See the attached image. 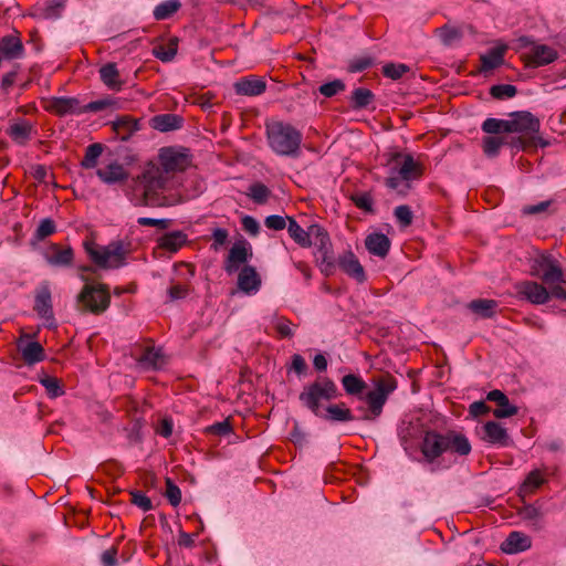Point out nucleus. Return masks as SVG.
<instances>
[{"label":"nucleus","mask_w":566,"mask_h":566,"mask_svg":"<svg viewBox=\"0 0 566 566\" xmlns=\"http://www.w3.org/2000/svg\"><path fill=\"white\" fill-rule=\"evenodd\" d=\"M193 156L189 148L170 145L159 149L158 160L146 164L139 182L144 190L145 203H153L158 191L166 189L170 176L192 166Z\"/></svg>","instance_id":"1"},{"label":"nucleus","mask_w":566,"mask_h":566,"mask_svg":"<svg viewBox=\"0 0 566 566\" xmlns=\"http://www.w3.org/2000/svg\"><path fill=\"white\" fill-rule=\"evenodd\" d=\"M99 157H102V161L101 167L96 170V176L106 185L127 181L130 175L128 168L138 160L137 155L127 148L117 147L113 151L105 153L102 144H91L81 166L86 169L95 168Z\"/></svg>","instance_id":"2"},{"label":"nucleus","mask_w":566,"mask_h":566,"mask_svg":"<svg viewBox=\"0 0 566 566\" xmlns=\"http://www.w3.org/2000/svg\"><path fill=\"white\" fill-rule=\"evenodd\" d=\"M386 187L398 196H406L412 182L421 175V166L409 154H395L388 160Z\"/></svg>","instance_id":"3"},{"label":"nucleus","mask_w":566,"mask_h":566,"mask_svg":"<svg viewBox=\"0 0 566 566\" xmlns=\"http://www.w3.org/2000/svg\"><path fill=\"white\" fill-rule=\"evenodd\" d=\"M399 437L411 459L421 461L424 458V422L421 412L405 417L399 427Z\"/></svg>","instance_id":"4"},{"label":"nucleus","mask_w":566,"mask_h":566,"mask_svg":"<svg viewBox=\"0 0 566 566\" xmlns=\"http://www.w3.org/2000/svg\"><path fill=\"white\" fill-rule=\"evenodd\" d=\"M338 395L336 384L327 377H321L305 386L298 399L305 408L317 417L323 413V409L328 405L327 402L336 399Z\"/></svg>","instance_id":"5"},{"label":"nucleus","mask_w":566,"mask_h":566,"mask_svg":"<svg viewBox=\"0 0 566 566\" xmlns=\"http://www.w3.org/2000/svg\"><path fill=\"white\" fill-rule=\"evenodd\" d=\"M447 451L468 455L471 452V444L461 433L450 431L446 434H431L427 431V463L432 464L436 458Z\"/></svg>","instance_id":"6"},{"label":"nucleus","mask_w":566,"mask_h":566,"mask_svg":"<svg viewBox=\"0 0 566 566\" xmlns=\"http://www.w3.org/2000/svg\"><path fill=\"white\" fill-rule=\"evenodd\" d=\"M85 250L90 259L102 269H118L126 263L128 250L122 242H112L107 245L86 243Z\"/></svg>","instance_id":"7"},{"label":"nucleus","mask_w":566,"mask_h":566,"mask_svg":"<svg viewBox=\"0 0 566 566\" xmlns=\"http://www.w3.org/2000/svg\"><path fill=\"white\" fill-rule=\"evenodd\" d=\"M111 296L102 284L86 283L77 295V304L86 311L98 314L109 306Z\"/></svg>","instance_id":"8"},{"label":"nucleus","mask_w":566,"mask_h":566,"mask_svg":"<svg viewBox=\"0 0 566 566\" xmlns=\"http://www.w3.org/2000/svg\"><path fill=\"white\" fill-rule=\"evenodd\" d=\"M395 389L390 384H378L374 390L368 391L365 396H359V399L365 400L368 408L358 407L361 412L359 419L370 421L378 418L382 411V407L388 399L389 394Z\"/></svg>","instance_id":"9"},{"label":"nucleus","mask_w":566,"mask_h":566,"mask_svg":"<svg viewBox=\"0 0 566 566\" xmlns=\"http://www.w3.org/2000/svg\"><path fill=\"white\" fill-rule=\"evenodd\" d=\"M539 119L527 111H518L509 115V134H520L522 137L535 140V135L539 132Z\"/></svg>","instance_id":"10"},{"label":"nucleus","mask_w":566,"mask_h":566,"mask_svg":"<svg viewBox=\"0 0 566 566\" xmlns=\"http://www.w3.org/2000/svg\"><path fill=\"white\" fill-rule=\"evenodd\" d=\"M287 232L290 237L301 247L312 245L311 235H316L322 247L329 242L328 234L318 226H312L310 232L305 231L293 218H289Z\"/></svg>","instance_id":"11"},{"label":"nucleus","mask_w":566,"mask_h":566,"mask_svg":"<svg viewBox=\"0 0 566 566\" xmlns=\"http://www.w3.org/2000/svg\"><path fill=\"white\" fill-rule=\"evenodd\" d=\"M516 295L521 300H526L532 304L542 305L549 301L548 290L535 281H521L514 285Z\"/></svg>","instance_id":"12"},{"label":"nucleus","mask_w":566,"mask_h":566,"mask_svg":"<svg viewBox=\"0 0 566 566\" xmlns=\"http://www.w3.org/2000/svg\"><path fill=\"white\" fill-rule=\"evenodd\" d=\"M34 311L49 328L56 326L49 284H42L35 294Z\"/></svg>","instance_id":"13"},{"label":"nucleus","mask_w":566,"mask_h":566,"mask_svg":"<svg viewBox=\"0 0 566 566\" xmlns=\"http://www.w3.org/2000/svg\"><path fill=\"white\" fill-rule=\"evenodd\" d=\"M252 258V249L249 242L238 241L229 250L224 261V271L231 275L240 271Z\"/></svg>","instance_id":"14"},{"label":"nucleus","mask_w":566,"mask_h":566,"mask_svg":"<svg viewBox=\"0 0 566 566\" xmlns=\"http://www.w3.org/2000/svg\"><path fill=\"white\" fill-rule=\"evenodd\" d=\"M266 134L270 142H300L301 133L290 123L277 119L266 122Z\"/></svg>","instance_id":"15"},{"label":"nucleus","mask_w":566,"mask_h":566,"mask_svg":"<svg viewBox=\"0 0 566 566\" xmlns=\"http://www.w3.org/2000/svg\"><path fill=\"white\" fill-rule=\"evenodd\" d=\"M262 285L260 274L255 268L244 265L238 274V289L247 295H255Z\"/></svg>","instance_id":"16"},{"label":"nucleus","mask_w":566,"mask_h":566,"mask_svg":"<svg viewBox=\"0 0 566 566\" xmlns=\"http://www.w3.org/2000/svg\"><path fill=\"white\" fill-rule=\"evenodd\" d=\"M136 365L140 370H156L166 365V357L161 348L147 347L143 354L136 358Z\"/></svg>","instance_id":"17"},{"label":"nucleus","mask_w":566,"mask_h":566,"mask_svg":"<svg viewBox=\"0 0 566 566\" xmlns=\"http://www.w3.org/2000/svg\"><path fill=\"white\" fill-rule=\"evenodd\" d=\"M486 399L497 405V408L493 410V416L497 419L509 418L518 412V408L512 405L506 395L499 389L488 392Z\"/></svg>","instance_id":"18"},{"label":"nucleus","mask_w":566,"mask_h":566,"mask_svg":"<svg viewBox=\"0 0 566 566\" xmlns=\"http://www.w3.org/2000/svg\"><path fill=\"white\" fill-rule=\"evenodd\" d=\"M338 265L357 282L363 283L366 280L364 268L352 251H346L338 258Z\"/></svg>","instance_id":"19"},{"label":"nucleus","mask_w":566,"mask_h":566,"mask_svg":"<svg viewBox=\"0 0 566 566\" xmlns=\"http://www.w3.org/2000/svg\"><path fill=\"white\" fill-rule=\"evenodd\" d=\"M532 546V539L528 535L513 531L506 539L501 544V549L507 554H516L525 552Z\"/></svg>","instance_id":"20"},{"label":"nucleus","mask_w":566,"mask_h":566,"mask_svg":"<svg viewBox=\"0 0 566 566\" xmlns=\"http://www.w3.org/2000/svg\"><path fill=\"white\" fill-rule=\"evenodd\" d=\"M483 437L482 439L492 444H499L502 447L509 446L510 437L506 429L496 421H488L482 427Z\"/></svg>","instance_id":"21"},{"label":"nucleus","mask_w":566,"mask_h":566,"mask_svg":"<svg viewBox=\"0 0 566 566\" xmlns=\"http://www.w3.org/2000/svg\"><path fill=\"white\" fill-rule=\"evenodd\" d=\"M557 51L548 45H534L528 53V64L537 67L549 64L557 59Z\"/></svg>","instance_id":"22"},{"label":"nucleus","mask_w":566,"mask_h":566,"mask_svg":"<svg viewBox=\"0 0 566 566\" xmlns=\"http://www.w3.org/2000/svg\"><path fill=\"white\" fill-rule=\"evenodd\" d=\"M18 348L22 355L23 360L28 365H33L44 360V349L38 342L21 338L18 343Z\"/></svg>","instance_id":"23"},{"label":"nucleus","mask_w":566,"mask_h":566,"mask_svg":"<svg viewBox=\"0 0 566 566\" xmlns=\"http://www.w3.org/2000/svg\"><path fill=\"white\" fill-rule=\"evenodd\" d=\"M318 418L329 422H347L354 420V416L345 403H329L323 409Z\"/></svg>","instance_id":"24"},{"label":"nucleus","mask_w":566,"mask_h":566,"mask_svg":"<svg viewBox=\"0 0 566 566\" xmlns=\"http://www.w3.org/2000/svg\"><path fill=\"white\" fill-rule=\"evenodd\" d=\"M265 88V82L254 76L244 77L234 83V90L239 95L258 96L261 95Z\"/></svg>","instance_id":"25"},{"label":"nucleus","mask_w":566,"mask_h":566,"mask_svg":"<svg viewBox=\"0 0 566 566\" xmlns=\"http://www.w3.org/2000/svg\"><path fill=\"white\" fill-rule=\"evenodd\" d=\"M184 119L177 114H160L150 119V126L159 132H170L179 129L182 126Z\"/></svg>","instance_id":"26"},{"label":"nucleus","mask_w":566,"mask_h":566,"mask_svg":"<svg viewBox=\"0 0 566 566\" xmlns=\"http://www.w3.org/2000/svg\"><path fill=\"white\" fill-rule=\"evenodd\" d=\"M365 245L369 253L385 258L390 249V241L382 233H371L366 238Z\"/></svg>","instance_id":"27"},{"label":"nucleus","mask_w":566,"mask_h":566,"mask_svg":"<svg viewBox=\"0 0 566 566\" xmlns=\"http://www.w3.org/2000/svg\"><path fill=\"white\" fill-rule=\"evenodd\" d=\"M0 54L4 60H17L23 54V45L15 36H3L0 40Z\"/></svg>","instance_id":"28"},{"label":"nucleus","mask_w":566,"mask_h":566,"mask_svg":"<svg viewBox=\"0 0 566 566\" xmlns=\"http://www.w3.org/2000/svg\"><path fill=\"white\" fill-rule=\"evenodd\" d=\"M50 108L60 115L82 114V104L72 97L55 98L51 102Z\"/></svg>","instance_id":"29"},{"label":"nucleus","mask_w":566,"mask_h":566,"mask_svg":"<svg viewBox=\"0 0 566 566\" xmlns=\"http://www.w3.org/2000/svg\"><path fill=\"white\" fill-rule=\"evenodd\" d=\"M499 304L494 300L478 298L468 304V308L483 318H490L495 314Z\"/></svg>","instance_id":"30"},{"label":"nucleus","mask_w":566,"mask_h":566,"mask_svg":"<svg viewBox=\"0 0 566 566\" xmlns=\"http://www.w3.org/2000/svg\"><path fill=\"white\" fill-rule=\"evenodd\" d=\"M505 50L506 46H495L485 54L481 55L482 70L491 71L501 66L504 62Z\"/></svg>","instance_id":"31"},{"label":"nucleus","mask_w":566,"mask_h":566,"mask_svg":"<svg viewBox=\"0 0 566 566\" xmlns=\"http://www.w3.org/2000/svg\"><path fill=\"white\" fill-rule=\"evenodd\" d=\"M99 75L102 82L111 90H119L122 86V81L119 78V73L114 63H108L101 67Z\"/></svg>","instance_id":"32"},{"label":"nucleus","mask_w":566,"mask_h":566,"mask_svg":"<svg viewBox=\"0 0 566 566\" xmlns=\"http://www.w3.org/2000/svg\"><path fill=\"white\" fill-rule=\"evenodd\" d=\"M187 241V235L181 231L165 234L160 240V247L170 252L178 251Z\"/></svg>","instance_id":"33"},{"label":"nucleus","mask_w":566,"mask_h":566,"mask_svg":"<svg viewBox=\"0 0 566 566\" xmlns=\"http://www.w3.org/2000/svg\"><path fill=\"white\" fill-rule=\"evenodd\" d=\"M9 136L12 139H31L33 127L28 120H17L10 124L8 128Z\"/></svg>","instance_id":"34"},{"label":"nucleus","mask_w":566,"mask_h":566,"mask_svg":"<svg viewBox=\"0 0 566 566\" xmlns=\"http://www.w3.org/2000/svg\"><path fill=\"white\" fill-rule=\"evenodd\" d=\"M556 259L547 252L538 253L533 260L531 264V274L533 276H538L548 269Z\"/></svg>","instance_id":"35"},{"label":"nucleus","mask_w":566,"mask_h":566,"mask_svg":"<svg viewBox=\"0 0 566 566\" xmlns=\"http://www.w3.org/2000/svg\"><path fill=\"white\" fill-rule=\"evenodd\" d=\"M482 130L490 135L509 134V117L505 119L486 118L482 124Z\"/></svg>","instance_id":"36"},{"label":"nucleus","mask_w":566,"mask_h":566,"mask_svg":"<svg viewBox=\"0 0 566 566\" xmlns=\"http://www.w3.org/2000/svg\"><path fill=\"white\" fill-rule=\"evenodd\" d=\"M539 279L549 286L554 283H565L559 262L557 260L553 262V264L539 275Z\"/></svg>","instance_id":"37"},{"label":"nucleus","mask_w":566,"mask_h":566,"mask_svg":"<svg viewBox=\"0 0 566 566\" xmlns=\"http://www.w3.org/2000/svg\"><path fill=\"white\" fill-rule=\"evenodd\" d=\"M73 250L71 248H66L60 250L54 248V253L48 258V262L54 266H69L73 262Z\"/></svg>","instance_id":"38"},{"label":"nucleus","mask_w":566,"mask_h":566,"mask_svg":"<svg viewBox=\"0 0 566 566\" xmlns=\"http://www.w3.org/2000/svg\"><path fill=\"white\" fill-rule=\"evenodd\" d=\"M180 8V2L178 0H167L154 9V18L156 20H165L171 17L175 12Z\"/></svg>","instance_id":"39"},{"label":"nucleus","mask_w":566,"mask_h":566,"mask_svg":"<svg viewBox=\"0 0 566 566\" xmlns=\"http://www.w3.org/2000/svg\"><path fill=\"white\" fill-rule=\"evenodd\" d=\"M342 385L348 395H360L366 388L365 381L352 374L343 377Z\"/></svg>","instance_id":"40"},{"label":"nucleus","mask_w":566,"mask_h":566,"mask_svg":"<svg viewBox=\"0 0 566 566\" xmlns=\"http://www.w3.org/2000/svg\"><path fill=\"white\" fill-rule=\"evenodd\" d=\"M374 99V94L370 90L365 87H358L353 91L352 103L354 108H365Z\"/></svg>","instance_id":"41"},{"label":"nucleus","mask_w":566,"mask_h":566,"mask_svg":"<svg viewBox=\"0 0 566 566\" xmlns=\"http://www.w3.org/2000/svg\"><path fill=\"white\" fill-rule=\"evenodd\" d=\"M117 106V101L111 97L101 98L97 101L90 102L87 104H82V114L84 113H96L106 108H115Z\"/></svg>","instance_id":"42"},{"label":"nucleus","mask_w":566,"mask_h":566,"mask_svg":"<svg viewBox=\"0 0 566 566\" xmlns=\"http://www.w3.org/2000/svg\"><path fill=\"white\" fill-rule=\"evenodd\" d=\"M546 482V480L544 479L541 470H533L531 471L523 485H522V490L525 491V492H533L534 490L538 489L541 485H543L544 483Z\"/></svg>","instance_id":"43"},{"label":"nucleus","mask_w":566,"mask_h":566,"mask_svg":"<svg viewBox=\"0 0 566 566\" xmlns=\"http://www.w3.org/2000/svg\"><path fill=\"white\" fill-rule=\"evenodd\" d=\"M40 382L51 398H56L63 395V390L57 378L44 375L40 377Z\"/></svg>","instance_id":"44"},{"label":"nucleus","mask_w":566,"mask_h":566,"mask_svg":"<svg viewBox=\"0 0 566 566\" xmlns=\"http://www.w3.org/2000/svg\"><path fill=\"white\" fill-rule=\"evenodd\" d=\"M156 57L163 62L171 61L177 54V41L171 40L167 46H158L154 50Z\"/></svg>","instance_id":"45"},{"label":"nucleus","mask_w":566,"mask_h":566,"mask_svg":"<svg viewBox=\"0 0 566 566\" xmlns=\"http://www.w3.org/2000/svg\"><path fill=\"white\" fill-rule=\"evenodd\" d=\"M248 195L255 201L256 203H264L269 198L270 190L263 184L256 182L249 187Z\"/></svg>","instance_id":"46"},{"label":"nucleus","mask_w":566,"mask_h":566,"mask_svg":"<svg viewBox=\"0 0 566 566\" xmlns=\"http://www.w3.org/2000/svg\"><path fill=\"white\" fill-rule=\"evenodd\" d=\"M345 90V84L342 80H334L324 83L319 86V93L325 97H333Z\"/></svg>","instance_id":"47"},{"label":"nucleus","mask_w":566,"mask_h":566,"mask_svg":"<svg viewBox=\"0 0 566 566\" xmlns=\"http://www.w3.org/2000/svg\"><path fill=\"white\" fill-rule=\"evenodd\" d=\"M516 92V87L511 84H499L491 87V95L499 99L512 98Z\"/></svg>","instance_id":"48"},{"label":"nucleus","mask_w":566,"mask_h":566,"mask_svg":"<svg viewBox=\"0 0 566 566\" xmlns=\"http://www.w3.org/2000/svg\"><path fill=\"white\" fill-rule=\"evenodd\" d=\"M272 150L281 156L295 157L300 154V144H270Z\"/></svg>","instance_id":"49"},{"label":"nucleus","mask_w":566,"mask_h":566,"mask_svg":"<svg viewBox=\"0 0 566 566\" xmlns=\"http://www.w3.org/2000/svg\"><path fill=\"white\" fill-rule=\"evenodd\" d=\"M407 71L408 66L405 64L389 63L382 67L384 75L391 80H399Z\"/></svg>","instance_id":"50"},{"label":"nucleus","mask_w":566,"mask_h":566,"mask_svg":"<svg viewBox=\"0 0 566 566\" xmlns=\"http://www.w3.org/2000/svg\"><path fill=\"white\" fill-rule=\"evenodd\" d=\"M55 232V224L51 219L41 220L39 227L35 231V237L39 240H43L44 238L53 234Z\"/></svg>","instance_id":"51"},{"label":"nucleus","mask_w":566,"mask_h":566,"mask_svg":"<svg viewBox=\"0 0 566 566\" xmlns=\"http://www.w3.org/2000/svg\"><path fill=\"white\" fill-rule=\"evenodd\" d=\"M395 217L401 227H408L412 222V211L408 206H398L395 209Z\"/></svg>","instance_id":"52"},{"label":"nucleus","mask_w":566,"mask_h":566,"mask_svg":"<svg viewBox=\"0 0 566 566\" xmlns=\"http://www.w3.org/2000/svg\"><path fill=\"white\" fill-rule=\"evenodd\" d=\"M132 494V502L142 509L144 512L150 511L153 509L151 501L148 496H146L140 491H134Z\"/></svg>","instance_id":"53"},{"label":"nucleus","mask_w":566,"mask_h":566,"mask_svg":"<svg viewBox=\"0 0 566 566\" xmlns=\"http://www.w3.org/2000/svg\"><path fill=\"white\" fill-rule=\"evenodd\" d=\"M166 496L172 506H178L181 501V491L169 479L167 480Z\"/></svg>","instance_id":"54"},{"label":"nucleus","mask_w":566,"mask_h":566,"mask_svg":"<svg viewBox=\"0 0 566 566\" xmlns=\"http://www.w3.org/2000/svg\"><path fill=\"white\" fill-rule=\"evenodd\" d=\"M63 7V0H53L45 7L43 11V17L46 19H55L60 15Z\"/></svg>","instance_id":"55"},{"label":"nucleus","mask_w":566,"mask_h":566,"mask_svg":"<svg viewBox=\"0 0 566 566\" xmlns=\"http://www.w3.org/2000/svg\"><path fill=\"white\" fill-rule=\"evenodd\" d=\"M373 60L369 56H360L352 60L348 65V70L352 73L361 72L371 66Z\"/></svg>","instance_id":"56"},{"label":"nucleus","mask_w":566,"mask_h":566,"mask_svg":"<svg viewBox=\"0 0 566 566\" xmlns=\"http://www.w3.org/2000/svg\"><path fill=\"white\" fill-rule=\"evenodd\" d=\"M264 224L272 230H283L286 227V220L282 216L272 214L265 218Z\"/></svg>","instance_id":"57"},{"label":"nucleus","mask_w":566,"mask_h":566,"mask_svg":"<svg viewBox=\"0 0 566 566\" xmlns=\"http://www.w3.org/2000/svg\"><path fill=\"white\" fill-rule=\"evenodd\" d=\"M228 235H229V233L226 229H222V228L214 229L212 232V239H213L212 248L214 250H218L220 247H222L227 242Z\"/></svg>","instance_id":"58"},{"label":"nucleus","mask_w":566,"mask_h":566,"mask_svg":"<svg viewBox=\"0 0 566 566\" xmlns=\"http://www.w3.org/2000/svg\"><path fill=\"white\" fill-rule=\"evenodd\" d=\"M242 227L244 231L252 235L258 234L260 230L259 222L251 216H244L242 218Z\"/></svg>","instance_id":"59"},{"label":"nucleus","mask_w":566,"mask_h":566,"mask_svg":"<svg viewBox=\"0 0 566 566\" xmlns=\"http://www.w3.org/2000/svg\"><path fill=\"white\" fill-rule=\"evenodd\" d=\"M520 515L522 518L527 521H537L541 518L542 513L537 507L533 505H526L520 511Z\"/></svg>","instance_id":"60"},{"label":"nucleus","mask_w":566,"mask_h":566,"mask_svg":"<svg viewBox=\"0 0 566 566\" xmlns=\"http://www.w3.org/2000/svg\"><path fill=\"white\" fill-rule=\"evenodd\" d=\"M138 224L145 226V227H158L161 229H165L168 227V220L167 219H154V218H147V217H140L137 220Z\"/></svg>","instance_id":"61"},{"label":"nucleus","mask_w":566,"mask_h":566,"mask_svg":"<svg viewBox=\"0 0 566 566\" xmlns=\"http://www.w3.org/2000/svg\"><path fill=\"white\" fill-rule=\"evenodd\" d=\"M490 411V407L482 400L474 401L469 407V412L473 417L486 415Z\"/></svg>","instance_id":"62"},{"label":"nucleus","mask_w":566,"mask_h":566,"mask_svg":"<svg viewBox=\"0 0 566 566\" xmlns=\"http://www.w3.org/2000/svg\"><path fill=\"white\" fill-rule=\"evenodd\" d=\"M172 421L168 418H164L157 427V433L164 438H169L172 433Z\"/></svg>","instance_id":"63"},{"label":"nucleus","mask_w":566,"mask_h":566,"mask_svg":"<svg viewBox=\"0 0 566 566\" xmlns=\"http://www.w3.org/2000/svg\"><path fill=\"white\" fill-rule=\"evenodd\" d=\"M551 297H555L558 300L566 301V283H558L551 285V291H548Z\"/></svg>","instance_id":"64"}]
</instances>
